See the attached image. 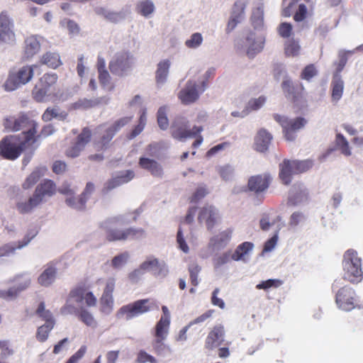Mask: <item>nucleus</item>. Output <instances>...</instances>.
<instances>
[{
  "label": "nucleus",
  "instance_id": "obj_44",
  "mask_svg": "<svg viewBox=\"0 0 363 363\" xmlns=\"http://www.w3.org/2000/svg\"><path fill=\"white\" fill-rule=\"evenodd\" d=\"M203 38L201 33H194L190 35V37L186 40L184 45L186 48L196 50L198 49L203 43Z\"/></svg>",
  "mask_w": 363,
  "mask_h": 363
},
{
  "label": "nucleus",
  "instance_id": "obj_61",
  "mask_svg": "<svg viewBox=\"0 0 363 363\" xmlns=\"http://www.w3.org/2000/svg\"><path fill=\"white\" fill-rule=\"evenodd\" d=\"M20 293L17 287L13 286L7 290H0V298L12 300L14 299Z\"/></svg>",
  "mask_w": 363,
  "mask_h": 363
},
{
  "label": "nucleus",
  "instance_id": "obj_54",
  "mask_svg": "<svg viewBox=\"0 0 363 363\" xmlns=\"http://www.w3.org/2000/svg\"><path fill=\"white\" fill-rule=\"evenodd\" d=\"M291 163L293 164V167L295 169V173H302L304 172L309 169H311L313 165V162L312 160H306L303 161H291Z\"/></svg>",
  "mask_w": 363,
  "mask_h": 363
},
{
  "label": "nucleus",
  "instance_id": "obj_1",
  "mask_svg": "<svg viewBox=\"0 0 363 363\" xmlns=\"http://www.w3.org/2000/svg\"><path fill=\"white\" fill-rule=\"evenodd\" d=\"M97 303L96 297L93 293L83 287L72 290L67 298L65 306L61 308L64 315L75 314L79 312V318L86 325L94 328L97 322L92 313L84 308V306L94 307Z\"/></svg>",
  "mask_w": 363,
  "mask_h": 363
},
{
  "label": "nucleus",
  "instance_id": "obj_12",
  "mask_svg": "<svg viewBox=\"0 0 363 363\" xmlns=\"http://www.w3.org/2000/svg\"><path fill=\"white\" fill-rule=\"evenodd\" d=\"M265 38L261 33L250 32L246 36L242 44L238 45V48L246 52L248 57H254L255 55L261 52L264 48Z\"/></svg>",
  "mask_w": 363,
  "mask_h": 363
},
{
  "label": "nucleus",
  "instance_id": "obj_3",
  "mask_svg": "<svg viewBox=\"0 0 363 363\" xmlns=\"http://www.w3.org/2000/svg\"><path fill=\"white\" fill-rule=\"evenodd\" d=\"M187 123L188 121L183 118L176 119L172 125V136L180 141H185L187 138H196L193 146L196 147L203 142V139L200 133L203 130V127L201 125H194L191 129H188Z\"/></svg>",
  "mask_w": 363,
  "mask_h": 363
},
{
  "label": "nucleus",
  "instance_id": "obj_31",
  "mask_svg": "<svg viewBox=\"0 0 363 363\" xmlns=\"http://www.w3.org/2000/svg\"><path fill=\"white\" fill-rule=\"evenodd\" d=\"M39 62L52 69H56L62 64L59 53L51 51L43 54L40 57Z\"/></svg>",
  "mask_w": 363,
  "mask_h": 363
},
{
  "label": "nucleus",
  "instance_id": "obj_58",
  "mask_svg": "<svg viewBox=\"0 0 363 363\" xmlns=\"http://www.w3.org/2000/svg\"><path fill=\"white\" fill-rule=\"evenodd\" d=\"M266 101L264 96H259L258 98L250 99L246 106V109L250 111H257L262 108Z\"/></svg>",
  "mask_w": 363,
  "mask_h": 363
},
{
  "label": "nucleus",
  "instance_id": "obj_51",
  "mask_svg": "<svg viewBox=\"0 0 363 363\" xmlns=\"http://www.w3.org/2000/svg\"><path fill=\"white\" fill-rule=\"evenodd\" d=\"M146 122H147L146 113L145 111H143L140 116L138 124L135 127V128L130 133V135H128V138L130 140H131V139L135 138L136 136H138L139 134H140L145 127Z\"/></svg>",
  "mask_w": 363,
  "mask_h": 363
},
{
  "label": "nucleus",
  "instance_id": "obj_38",
  "mask_svg": "<svg viewBox=\"0 0 363 363\" xmlns=\"http://www.w3.org/2000/svg\"><path fill=\"white\" fill-rule=\"evenodd\" d=\"M35 315L43 321H45V323H55V319L52 313L45 308V306L43 302L39 303L35 311Z\"/></svg>",
  "mask_w": 363,
  "mask_h": 363
},
{
  "label": "nucleus",
  "instance_id": "obj_48",
  "mask_svg": "<svg viewBox=\"0 0 363 363\" xmlns=\"http://www.w3.org/2000/svg\"><path fill=\"white\" fill-rule=\"evenodd\" d=\"M285 54L288 57H296L300 53L301 46L298 41L291 39L285 43Z\"/></svg>",
  "mask_w": 363,
  "mask_h": 363
},
{
  "label": "nucleus",
  "instance_id": "obj_19",
  "mask_svg": "<svg viewBox=\"0 0 363 363\" xmlns=\"http://www.w3.org/2000/svg\"><path fill=\"white\" fill-rule=\"evenodd\" d=\"M57 269L54 264L49 263L44 267L43 271L38 276V284L43 287H49L57 279Z\"/></svg>",
  "mask_w": 363,
  "mask_h": 363
},
{
  "label": "nucleus",
  "instance_id": "obj_64",
  "mask_svg": "<svg viewBox=\"0 0 363 363\" xmlns=\"http://www.w3.org/2000/svg\"><path fill=\"white\" fill-rule=\"evenodd\" d=\"M136 361L138 363H158L156 358L143 350L139 352Z\"/></svg>",
  "mask_w": 363,
  "mask_h": 363
},
{
  "label": "nucleus",
  "instance_id": "obj_24",
  "mask_svg": "<svg viewBox=\"0 0 363 363\" xmlns=\"http://www.w3.org/2000/svg\"><path fill=\"white\" fill-rule=\"evenodd\" d=\"M56 192L55 183L50 179H45L40 182L34 191V194L42 203L47 197H51Z\"/></svg>",
  "mask_w": 363,
  "mask_h": 363
},
{
  "label": "nucleus",
  "instance_id": "obj_5",
  "mask_svg": "<svg viewBox=\"0 0 363 363\" xmlns=\"http://www.w3.org/2000/svg\"><path fill=\"white\" fill-rule=\"evenodd\" d=\"M35 143H26L20 135H11L3 138L0 141V156L10 160L17 159L23 150Z\"/></svg>",
  "mask_w": 363,
  "mask_h": 363
},
{
  "label": "nucleus",
  "instance_id": "obj_9",
  "mask_svg": "<svg viewBox=\"0 0 363 363\" xmlns=\"http://www.w3.org/2000/svg\"><path fill=\"white\" fill-rule=\"evenodd\" d=\"M133 55L127 51L116 52L109 63V69L112 74L118 77L128 74L134 65Z\"/></svg>",
  "mask_w": 363,
  "mask_h": 363
},
{
  "label": "nucleus",
  "instance_id": "obj_27",
  "mask_svg": "<svg viewBox=\"0 0 363 363\" xmlns=\"http://www.w3.org/2000/svg\"><path fill=\"white\" fill-rule=\"evenodd\" d=\"M171 67V62L168 59L161 60L157 65L155 72V81L157 87H162L167 82Z\"/></svg>",
  "mask_w": 363,
  "mask_h": 363
},
{
  "label": "nucleus",
  "instance_id": "obj_37",
  "mask_svg": "<svg viewBox=\"0 0 363 363\" xmlns=\"http://www.w3.org/2000/svg\"><path fill=\"white\" fill-rule=\"evenodd\" d=\"M138 13L145 18H150L155 11V6L151 0L140 1L137 5Z\"/></svg>",
  "mask_w": 363,
  "mask_h": 363
},
{
  "label": "nucleus",
  "instance_id": "obj_42",
  "mask_svg": "<svg viewBox=\"0 0 363 363\" xmlns=\"http://www.w3.org/2000/svg\"><path fill=\"white\" fill-rule=\"evenodd\" d=\"M170 321L160 319L155 325V337H160V339H166L169 328Z\"/></svg>",
  "mask_w": 363,
  "mask_h": 363
},
{
  "label": "nucleus",
  "instance_id": "obj_17",
  "mask_svg": "<svg viewBox=\"0 0 363 363\" xmlns=\"http://www.w3.org/2000/svg\"><path fill=\"white\" fill-rule=\"evenodd\" d=\"M43 38L40 35H32L27 37L24 41V57L31 59L40 50Z\"/></svg>",
  "mask_w": 363,
  "mask_h": 363
},
{
  "label": "nucleus",
  "instance_id": "obj_39",
  "mask_svg": "<svg viewBox=\"0 0 363 363\" xmlns=\"http://www.w3.org/2000/svg\"><path fill=\"white\" fill-rule=\"evenodd\" d=\"M67 116V113L65 111H61L58 108H48L43 114L42 118L45 121H49L54 118L63 121Z\"/></svg>",
  "mask_w": 363,
  "mask_h": 363
},
{
  "label": "nucleus",
  "instance_id": "obj_25",
  "mask_svg": "<svg viewBox=\"0 0 363 363\" xmlns=\"http://www.w3.org/2000/svg\"><path fill=\"white\" fill-rule=\"evenodd\" d=\"M245 9V0H238L235 2L231 17L228 23L227 30L232 31L241 21Z\"/></svg>",
  "mask_w": 363,
  "mask_h": 363
},
{
  "label": "nucleus",
  "instance_id": "obj_34",
  "mask_svg": "<svg viewBox=\"0 0 363 363\" xmlns=\"http://www.w3.org/2000/svg\"><path fill=\"white\" fill-rule=\"evenodd\" d=\"M48 169L44 167H39L34 169L23 182V188L28 189L32 187L41 177L45 175Z\"/></svg>",
  "mask_w": 363,
  "mask_h": 363
},
{
  "label": "nucleus",
  "instance_id": "obj_15",
  "mask_svg": "<svg viewBox=\"0 0 363 363\" xmlns=\"http://www.w3.org/2000/svg\"><path fill=\"white\" fill-rule=\"evenodd\" d=\"M91 131L88 128H84L79 135L77 142L66 150V155L69 157L74 158L78 157L84 149L86 145L89 142Z\"/></svg>",
  "mask_w": 363,
  "mask_h": 363
},
{
  "label": "nucleus",
  "instance_id": "obj_49",
  "mask_svg": "<svg viewBox=\"0 0 363 363\" xmlns=\"http://www.w3.org/2000/svg\"><path fill=\"white\" fill-rule=\"evenodd\" d=\"M65 202L67 206L74 209L81 210L83 209L86 204V199L79 196H74V195L67 197L65 199Z\"/></svg>",
  "mask_w": 363,
  "mask_h": 363
},
{
  "label": "nucleus",
  "instance_id": "obj_16",
  "mask_svg": "<svg viewBox=\"0 0 363 363\" xmlns=\"http://www.w3.org/2000/svg\"><path fill=\"white\" fill-rule=\"evenodd\" d=\"M224 327L222 325H216L206 338L205 348L212 350L218 347L224 341Z\"/></svg>",
  "mask_w": 363,
  "mask_h": 363
},
{
  "label": "nucleus",
  "instance_id": "obj_57",
  "mask_svg": "<svg viewBox=\"0 0 363 363\" xmlns=\"http://www.w3.org/2000/svg\"><path fill=\"white\" fill-rule=\"evenodd\" d=\"M264 9L259 6L253 11L252 21L255 28L261 27L263 24Z\"/></svg>",
  "mask_w": 363,
  "mask_h": 363
},
{
  "label": "nucleus",
  "instance_id": "obj_59",
  "mask_svg": "<svg viewBox=\"0 0 363 363\" xmlns=\"http://www.w3.org/2000/svg\"><path fill=\"white\" fill-rule=\"evenodd\" d=\"M128 258V253H121L113 258L111 261V266L115 269H121L126 264Z\"/></svg>",
  "mask_w": 363,
  "mask_h": 363
},
{
  "label": "nucleus",
  "instance_id": "obj_23",
  "mask_svg": "<svg viewBox=\"0 0 363 363\" xmlns=\"http://www.w3.org/2000/svg\"><path fill=\"white\" fill-rule=\"evenodd\" d=\"M218 218V211L212 206H206L200 208L198 220L200 223H206L208 229L213 228Z\"/></svg>",
  "mask_w": 363,
  "mask_h": 363
},
{
  "label": "nucleus",
  "instance_id": "obj_6",
  "mask_svg": "<svg viewBox=\"0 0 363 363\" xmlns=\"http://www.w3.org/2000/svg\"><path fill=\"white\" fill-rule=\"evenodd\" d=\"M344 278L352 283H358L362 279L361 259L357 252L348 250L344 255Z\"/></svg>",
  "mask_w": 363,
  "mask_h": 363
},
{
  "label": "nucleus",
  "instance_id": "obj_18",
  "mask_svg": "<svg viewBox=\"0 0 363 363\" xmlns=\"http://www.w3.org/2000/svg\"><path fill=\"white\" fill-rule=\"evenodd\" d=\"M270 177L267 174L255 175L248 179L247 189L255 194L264 191L269 187Z\"/></svg>",
  "mask_w": 363,
  "mask_h": 363
},
{
  "label": "nucleus",
  "instance_id": "obj_52",
  "mask_svg": "<svg viewBox=\"0 0 363 363\" xmlns=\"http://www.w3.org/2000/svg\"><path fill=\"white\" fill-rule=\"evenodd\" d=\"M116 133L112 129V128L108 127L106 129V133L103 135L101 141L96 144V147L97 150H103L106 147L108 143L111 140L113 137Z\"/></svg>",
  "mask_w": 363,
  "mask_h": 363
},
{
  "label": "nucleus",
  "instance_id": "obj_40",
  "mask_svg": "<svg viewBox=\"0 0 363 363\" xmlns=\"http://www.w3.org/2000/svg\"><path fill=\"white\" fill-rule=\"evenodd\" d=\"M13 281L16 282L18 291L21 292L30 286L32 279L28 273H22L17 274L13 278Z\"/></svg>",
  "mask_w": 363,
  "mask_h": 363
},
{
  "label": "nucleus",
  "instance_id": "obj_20",
  "mask_svg": "<svg viewBox=\"0 0 363 363\" xmlns=\"http://www.w3.org/2000/svg\"><path fill=\"white\" fill-rule=\"evenodd\" d=\"M135 177V172L128 169L120 172L116 177L108 180L104 185V190L108 191L122 184H126Z\"/></svg>",
  "mask_w": 363,
  "mask_h": 363
},
{
  "label": "nucleus",
  "instance_id": "obj_47",
  "mask_svg": "<svg viewBox=\"0 0 363 363\" xmlns=\"http://www.w3.org/2000/svg\"><path fill=\"white\" fill-rule=\"evenodd\" d=\"M335 141L337 148L341 151L342 155L345 156H350L352 155L349 143L342 134H337Z\"/></svg>",
  "mask_w": 363,
  "mask_h": 363
},
{
  "label": "nucleus",
  "instance_id": "obj_33",
  "mask_svg": "<svg viewBox=\"0 0 363 363\" xmlns=\"http://www.w3.org/2000/svg\"><path fill=\"white\" fill-rule=\"evenodd\" d=\"M331 86L332 100L333 101L337 102L342 98L344 91V81L340 74H334Z\"/></svg>",
  "mask_w": 363,
  "mask_h": 363
},
{
  "label": "nucleus",
  "instance_id": "obj_29",
  "mask_svg": "<svg viewBox=\"0 0 363 363\" xmlns=\"http://www.w3.org/2000/svg\"><path fill=\"white\" fill-rule=\"evenodd\" d=\"M254 245L250 242H245L238 245L234 253L232 255V259L235 261H242L247 262L252 252Z\"/></svg>",
  "mask_w": 363,
  "mask_h": 363
},
{
  "label": "nucleus",
  "instance_id": "obj_60",
  "mask_svg": "<svg viewBox=\"0 0 363 363\" xmlns=\"http://www.w3.org/2000/svg\"><path fill=\"white\" fill-rule=\"evenodd\" d=\"M99 79L101 85L108 90H112L113 85L111 82V76L108 71L99 72Z\"/></svg>",
  "mask_w": 363,
  "mask_h": 363
},
{
  "label": "nucleus",
  "instance_id": "obj_30",
  "mask_svg": "<svg viewBox=\"0 0 363 363\" xmlns=\"http://www.w3.org/2000/svg\"><path fill=\"white\" fill-rule=\"evenodd\" d=\"M41 202L33 194L28 199H20L16 202V209L20 213H29Z\"/></svg>",
  "mask_w": 363,
  "mask_h": 363
},
{
  "label": "nucleus",
  "instance_id": "obj_28",
  "mask_svg": "<svg viewBox=\"0 0 363 363\" xmlns=\"http://www.w3.org/2000/svg\"><path fill=\"white\" fill-rule=\"evenodd\" d=\"M104 101L105 104L108 103V99L101 98H93L88 99L83 98L79 99L77 101L72 103L69 106L70 110H84L89 108L94 107Z\"/></svg>",
  "mask_w": 363,
  "mask_h": 363
},
{
  "label": "nucleus",
  "instance_id": "obj_46",
  "mask_svg": "<svg viewBox=\"0 0 363 363\" xmlns=\"http://www.w3.org/2000/svg\"><path fill=\"white\" fill-rule=\"evenodd\" d=\"M169 108L166 106H162L157 111V123L160 129L167 130L169 127L167 113Z\"/></svg>",
  "mask_w": 363,
  "mask_h": 363
},
{
  "label": "nucleus",
  "instance_id": "obj_45",
  "mask_svg": "<svg viewBox=\"0 0 363 363\" xmlns=\"http://www.w3.org/2000/svg\"><path fill=\"white\" fill-rule=\"evenodd\" d=\"M50 94L51 91H48L45 88H43L42 85L38 84H35L33 90V98L38 102L47 101Z\"/></svg>",
  "mask_w": 363,
  "mask_h": 363
},
{
  "label": "nucleus",
  "instance_id": "obj_63",
  "mask_svg": "<svg viewBox=\"0 0 363 363\" xmlns=\"http://www.w3.org/2000/svg\"><path fill=\"white\" fill-rule=\"evenodd\" d=\"M165 339H160V337H155L152 342V347L155 352L158 355H163L167 348L166 345L164 343Z\"/></svg>",
  "mask_w": 363,
  "mask_h": 363
},
{
  "label": "nucleus",
  "instance_id": "obj_50",
  "mask_svg": "<svg viewBox=\"0 0 363 363\" xmlns=\"http://www.w3.org/2000/svg\"><path fill=\"white\" fill-rule=\"evenodd\" d=\"M57 80V76L55 74H45L39 81L36 83L42 85L43 88H45L48 91H51V86L56 83Z\"/></svg>",
  "mask_w": 363,
  "mask_h": 363
},
{
  "label": "nucleus",
  "instance_id": "obj_56",
  "mask_svg": "<svg viewBox=\"0 0 363 363\" xmlns=\"http://www.w3.org/2000/svg\"><path fill=\"white\" fill-rule=\"evenodd\" d=\"M1 40L6 43H13L16 40V35L13 31V27L1 28Z\"/></svg>",
  "mask_w": 363,
  "mask_h": 363
},
{
  "label": "nucleus",
  "instance_id": "obj_11",
  "mask_svg": "<svg viewBox=\"0 0 363 363\" xmlns=\"http://www.w3.org/2000/svg\"><path fill=\"white\" fill-rule=\"evenodd\" d=\"M274 119L282 127L284 138L289 141L294 140L296 132L303 128L307 123V121L302 117L289 118L285 116L275 115Z\"/></svg>",
  "mask_w": 363,
  "mask_h": 363
},
{
  "label": "nucleus",
  "instance_id": "obj_32",
  "mask_svg": "<svg viewBox=\"0 0 363 363\" xmlns=\"http://www.w3.org/2000/svg\"><path fill=\"white\" fill-rule=\"evenodd\" d=\"M294 174H296L295 169L291 161L284 160L283 162L279 164V178L283 184L286 185L289 184L292 179V175Z\"/></svg>",
  "mask_w": 363,
  "mask_h": 363
},
{
  "label": "nucleus",
  "instance_id": "obj_53",
  "mask_svg": "<svg viewBox=\"0 0 363 363\" xmlns=\"http://www.w3.org/2000/svg\"><path fill=\"white\" fill-rule=\"evenodd\" d=\"M30 240H28L25 244L19 245L18 247H15L13 244L8 243L0 246V257H8L13 255L16 249H21L23 247L28 245Z\"/></svg>",
  "mask_w": 363,
  "mask_h": 363
},
{
  "label": "nucleus",
  "instance_id": "obj_41",
  "mask_svg": "<svg viewBox=\"0 0 363 363\" xmlns=\"http://www.w3.org/2000/svg\"><path fill=\"white\" fill-rule=\"evenodd\" d=\"M55 323H44L37 328L35 337L38 341L44 342L49 337L50 333L54 328Z\"/></svg>",
  "mask_w": 363,
  "mask_h": 363
},
{
  "label": "nucleus",
  "instance_id": "obj_62",
  "mask_svg": "<svg viewBox=\"0 0 363 363\" xmlns=\"http://www.w3.org/2000/svg\"><path fill=\"white\" fill-rule=\"evenodd\" d=\"M116 278L111 277L105 280V286L102 295L113 296V292L116 286Z\"/></svg>",
  "mask_w": 363,
  "mask_h": 363
},
{
  "label": "nucleus",
  "instance_id": "obj_35",
  "mask_svg": "<svg viewBox=\"0 0 363 363\" xmlns=\"http://www.w3.org/2000/svg\"><path fill=\"white\" fill-rule=\"evenodd\" d=\"M232 235L230 230H225L220 232L211 239L210 245L215 249L219 250L227 245L230 241Z\"/></svg>",
  "mask_w": 363,
  "mask_h": 363
},
{
  "label": "nucleus",
  "instance_id": "obj_4",
  "mask_svg": "<svg viewBox=\"0 0 363 363\" xmlns=\"http://www.w3.org/2000/svg\"><path fill=\"white\" fill-rule=\"evenodd\" d=\"M37 68H39V65L37 64L27 65L10 72L3 85L4 89L7 91H12L22 85L28 84L32 80L34 71Z\"/></svg>",
  "mask_w": 363,
  "mask_h": 363
},
{
  "label": "nucleus",
  "instance_id": "obj_10",
  "mask_svg": "<svg viewBox=\"0 0 363 363\" xmlns=\"http://www.w3.org/2000/svg\"><path fill=\"white\" fill-rule=\"evenodd\" d=\"M205 89L206 83L203 80L196 81L190 79L179 91L177 96L182 104L189 105L195 103Z\"/></svg>",
  "mask_w": 363,
  "mask_h": 363
},
{
  "label": "nucleus",
  "instance_id": "obj_2",
  "mask_svg": "<svg viewBox=\"0 0 363 363\" xmlns=\"http://www.w3.org/2000/svg\"><path fill=\"white\" fill-rule=\"evenodd\" d=\"M3 125L8 131L23 130L19 135L21 138H25L26 143L36 142L37 123L25 114L6 117L3 121Z\"/></svg>",
  "mask_w": 363,
  "mask_h": 363
},
{
  "label": "nucleus",
  "instance_id": "obj_26",
  "mask_svg": "<svg viewBox=\"0 0 363 363\" xmlns=\"http://www.w3.org/2000/svg\"><path fill=\"white\" fill-rule=\"evenodd\" d=\"M308 200V191L301 184H296L289 192V201L291 204L298 205Z\"/></svg>",
  "mask_w": 363,
  "mask_h": 363
},
{
  "label": "nucleus",
  "instance_id": "obj_21",
  "mask_svg": "<svg viewBox=\"0 0 363 363\" xmlns=\"http://www.w3.org/2000/svg\"><path fill=\"white\" fill-rule=\"evenodd\" d=\"M273 137L266 129H260L257 131L254 138V149L259 152H265L269 149Z\"/></svg>",
  "mask_w": 363,
  "mask_h": 363
},
{
  "label": "nucleus",
  "instance_id": "obj_8",
  "mask_svg": "<svg viewBox=\"0 0 363 363\" xmlns=\"http://www.w3.org/2000/svg\"><path fill=\"white\" fill-rule=\"evenodd\" d=\"M154 308H158L156 303L152 299H142L135 301L131 304L122 306L116 313L118 319L125 318L130 320L139 315L149 312Z\"/></svg>",
  "mask_w": 363,
  "mask_h": 363
},
{
  "label": "nucleus",
  "instance_id": "obj_14",
  "mask_svg": "<svg viewBox=\"0 0 363 363\" xmlns=\"http://www.w3.org/2000/svg\"><path fill=\"white\" fill-rule=\"evenodd\" d=\"M335 302L340 309L351 311L356 307L354 291L350 287H342L336 294Z\"/></svg>",
  "mask_w": 363,
  "mask_h": 363
},
{
  "label": "nucleus",
  "instance_id": "obj_36",
  "mask_svg": "<svg viewBox=\"0 0 363 363\" xmlns=\"http://www.w3.org/2000/svg\"><path fill=\"white\" fill-rule=\"evenodd\" d=\"M96 13L98 15L104 16L108 21L115 23L119 22L126 17L124 12H114L104 7L96 8Z\"/></svg>",
  "mask_w": 363,
  "mask_h": 363
},
{
  "label": "nucleus",
  "instance_id": "obj_55",
  "mask_svg": "<svg viewBox=\"0 0 363 363\" xmlns=\"http://www.w3.org/2000/svg\"><path fill=\"white\" fill-rule=\"evenodd\" d=\"M201 270V266H199L196 262H192L189 266L191 282L194 286H196L199 283L198 276Z\"/></svg>",
  "mask_w": 363,
  "mask_h": 363
},
{
  "label": "nucleus",
  "instance_id": "obj_43",
  "mask_svg": "<svg viewBox=\"0 0 363 363\" xmlns=\"http://www.w3.org/2000/svg\"><path fill=\"white\" fill-rule=\"evenodd\" d=\"M114 300L113 296L102 295L100 298V311L105 315H109L113 309Z\"/></svg>",
  "mask_w": 363,
  "mask_h": 363
},
{
  "label": "nucleus",
  "instance_id": "obj_7",
  "mask_svg": "<svg viewBox=\"0 0 363 363\" xmlns=\"http://www.w3.org/2000/svg\"><path fill=\"white\" fill-rule=\"evenodd\" d=\"M130 220L123 216H118L106 220L102 226L106 230V238L109 241L125 240L128 239V228H122Z\"/></svg>",
  "mask_w": 363,
  "mask_h": 363
},
{
  "label": "nucleus",
  "instance_id": "obj_13",
  "mask_svg": "<svg viewBox=\"0 0 363 363\" xmlns=\"http://www.w3.org/2000/svg\"><path fill=\"white\" fill-rule=\"evenodd\" d=\"M144 272H152L159 277H165L169 272L168 267L164 261L154 256H149L140 264Z\"/></svg>",
  "mask_w": 363,
  "mask_h": 363
},
{
  "label": "nucleus",
  "instance_id": "obj_22",
  "mask_svg": "<svg viewBox=\"0 0 363 363\" xmlns=\"http://www.w3.org/2000/svg\"><path fill=\"white\" fill-rule=\"evenodd\" d=\"M138 164L142 169L149 172L154 177L162 178L164 175L162 166L153 159L143 156L139 159Z\"/></svg>",
  "mask_w": 363,
  "mask_h": 363
}]
</instances>
